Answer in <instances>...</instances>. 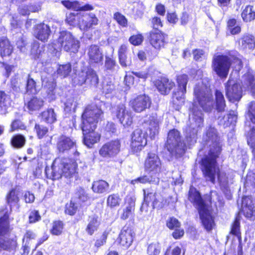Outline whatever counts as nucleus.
Segmentation results:
<instances>
[{
    "label": "nucleus",
    "instance_id": "49530a36",
    "mask_svg": "<svg viewBox=\"0 0 255 255\" xmlns=\"http://www.w3.org/2000/svg\"><path fill=\"white\" fill-rule=\"evenodd\" d=\"M63 229V223L60 221H56L53 223L50 232L52 234L58 236L62 233Z\"/></svg>",
    "mask_w": 255,
    "mask_h": 255
},
{
    "label": "nucleus",
    "instance_id": "1a4fd4ad",
    "mask_svg": "<svg viewBox=\"0 0 255 255\" xmlns=\"http://www.w3.org/2000/svg\"><path fill=\"white\" fill-rule=\"evenodd\" d=\"M178 89L172 96V102L174 108L179 110L180 107L184 104V95L186 92V85L188 82V76L183 74L178 76L177 78Z\"/></svg>",
    "mask_w": 255,
    "mask_h": 255
},
{
    "label": "nucleus",
    "instance_id": "ddd939ff",
    "mask_svg": "<svg viewBox=\"0 0 255 255\" xmlns=\"http://www.w3.org/2000/svg\"><path fill=\"white\" fill-rule=\"evenodd\" d=\"M78 27L83 31H87L98 24L99 19L93 12H86L78 15Z\"/></svg>",
    "mask_w": 255,
    "mask_h": 255
},
{
    "label": "nucleus",
    "instance_id": "2f4dec72",
    "mask_svg": "<svg viewBox=\"0 0 255 255\" xmlns=\"http://www.w3.org/2000/svg\"><path fill=\"white\" fill-rule=\"evenodd\" d=\"M239 45L243 49H252L255 47V41L253 35L246 34L239 40Z\"/></svg>",
    "mask_w": 255,
    "mask_h": 255
},
{
    "label": "nucleus",
    "instance_id": "864d4df0",
    "mask_svg": "<svg viewBox=\"0 0 255 255\" xmlns=\"http://www.w3.org/2000/svg\"><path fill=\"white\" fill-rule=\"evenodd\" d=\"M114 19L117 22L123 27H127L128 25V20L126 17L119 12H116L114 15Z\"/></svg>",
    "mask_w": 255,
    "mask_h": 255
},
{
    "label": "nucleus",
    "instance_id": "052dcab7",
    "mask_svg": "<svg viewBox=\"0 0 255 255\" xmlns=\"http://www.w3.org/2000/svg\"><path fill=\"white\" fill-rule=\"evenodd\" d=\"M166 225L170 229H175L180 227V223L177 219L174 217H171L167 220Z\"/></svg>",
    "mask_w": 255,
    "mask_h": 255
},
{
    "label": "nucleus",
    "instance_id": "c03bdc74",
    "mask_svg": "<svg viewBox=\"0 0 255 255\" xmlns=\"http://www.w3.org/2000/svg\"><path fill=\"white\" fill-rule=\"evenodd\" d=\"M245 83L251 89L253 97L255 98V81L253 76L250 74L245 75L244 77Z\"/></svg>",
    "mask_w": 255,
    "mask_h": 255
},
{
    "label": "nucleus",
    "instance_id": "72a5a7b5",
    "mask_svg": "<svg viewBox=\"0 0 255 255\" xmlns=\"http://www.w3.org/2000/svg\"><path fill=\"white\" fill-rule=\"evenodd\" d=\"M41 120L47 123L51 124L56 121L57 116L54 110L50 108L44 111L41 114Z\"/></svg>",
    "mask_w": 255,
    "mask_h": 255
},
{
    "label": "nucleus",
    "instance_id": "5701e85b",
    "mask_svg": "<svg viewBox=\"0 0 255 255\" xmlns=\"http://www.w3.org/2000/svg\"><path fill=\"white\" fill-rule=\"evenodd\" d=\"M159 119L156 114H152L148 118V120L144 121V126H148L149 131V135L151 138L158 134L159 129Z\"/></svg>",
    "mask_w": 255,
    "mask_h": 255
},
{
    "label": "nucleus",
    "instance_id": "4d7b16f0",
    "mask_svg": "<svg viewBox=\"0 0 255 255\" xmlns=\"http://www.w3.org/2000/svg\"><path fill=\"white\" fill-rule=\"evenodd\" d=\"M81 14V13L77 14L76 15L74 13H70L67 16L66 19V22L70 25L75 26L77 25L78 26V18H77L78 15Z\"/></svg>",
    "mask_w": 255,
    "mask_h": 255
},
{
    "label": "nucleus",
    "instance_id": "bf43d9fd",
    "mask_svg": "<svg viewBox=\"0 0 255 255\" xmlns=\"http://www.w3.org/2000/svg\"><path fill=\"white\" fill-rule=\"evenodd\" d=\"M240 217L238 215L232 226L231 233L235 235H238L240 233Z\"/></svg>",
    "mask_w": 255,
    "mask_h": 255
},
{
    "label": "nucleus",
    "instance_id": "f8f14e48",
    "mask_svg": "<svg viewBox=\"0 0 255 255\" xmlns=\"http://www.w3.org/2000/svg\"><path fill=\"white\" fill-rule=\"evenodd\" d=\"M113 117H116L121 124L124 126H130L132 123L131 112L127 110L126 106L120 104L115 106L112 109Z\"/></svg>",
    "mask_w": 255,
    "mask_h": 255
},
{
    "label": "nucleus",
    "instance_id": "4c0bfd02",
    "mask_svg": "<svg viewBox=\"0 0 255 255\" xmlns=\"http://www.w3.org/2000/svg\"><path fill=\"white\" fill-rule=\"evenodd\" d=\"M86 83L93 86H96L99 82V78L96 72L92 69L89 68L86 70Z\"/></svg>",
    "mask_w": 255,
    "mask_h": 255
},
{
    "label": "nucleus",
    "instance_id": "4468645a",
    "mask_svg": "<svg viewBox=\"0 0 255 255\" xmlns=\"http://www.w3.org/2000/svg\"><path fill=\"white\" fill-rule=\"evenodd\" d=\"M225 91L226 95L231 102L238 101L242 97L241 87L233 79H229L225 85Z\"/></svg>",
    "mask_w": 255,
    "mask_h": 255
},
{
    "label": "nucleus",
    "instance_id": "9d476101",
    "mask_svg": "<svg viewBox=\"0 0 255 255\" xmlns=\"http://www.w3.org/2000/svg\"><path fill=\"white\" fill-rule=\"evenodd\" d=\"M64 163L60 159H55L53 162L50 168L46 167L45 173L47 177L52 180L60 179L62 175L66 177H70L75 172V169H69V171H63V167H64Z\"/></svg>",
    "mask_w": 255,
    "mask_h": 255
},
{
    "label": "nucleus",
    "instance_id": "b1692460",
    "mask_svg": "<svg viewBox=\"0 0 255 255\" xmlns=\"http://www.w3.org/2000/svg\"><path fill=\"white\" fill-rule=\"evenodd\" d=\"M165 35L161 31L152 30L150 32V42L156 49H159L164 45Z\"/></svg>",
    "mask_w": 255,
    "mask_h": 255
},
{
    "label": "nucleus",
    "instance_id": "393cba45",
    "mask_svg": "<svg viewBox=\"0 0 255 255\" xmlns=\"http://www.w3.org/2000/svg\"><path fill=\"white\" fill-rule=\"evenodd\" d=\"M57 146L60 152H64L76 147V142L70 137L62 135L58 138Z\"/></svg>",
    "mask_w": 255,
    "mask_h": 255
},
{
    "label": "nucleus",
    "instance_id": "423d86ee",
    "mask_svg": "<svg viewBox=\"0 0 255 255\" xmlns=\"http://www.w3.org/2000/svg\"><path fill=\"white\" fill-rule=\"evenodd\" d=\"M103 113L101 109L96 105L88 106L82 116L81 128L82 130L87 131L88 130L96 128L97 124L102 118Z\"/></svg>",
    "mask_w": 255,
    "mask_h": 255
},
{
    "label": "nucleus",
    "instance_id": "c9c22d12",
    "mask_svg": "<svg viewBox=\"0 0 255 255\" xmlns=\"http://www.w3.org/2000/svg\"><path fill=\"white\" fill-rule=\"evenodd\" d=\"M43 103L44 101L41 98L33 97L28 102L27 108L31 111H37L43 106Z\"/></svg>",
    "mask_w": 255,
    "mask_h": 255
},
{
    "label": "nucleus",
    "instance_id": "8fccbe9b",
    "mask_svg": "<svg viewBox=\"0 0 255 255\" xmlns=\"http://www.w3.org/2000/svg\"><path fill=\"white\" fill-rule=\"evenodd\" d=\"M160 247L158 243L150 244L147 248V254L149 255H158L160 253Z\"/></svg>",
    "mask_w": 255,
    "mask_h": 255
},
{
    "label": "nucleus",
    "instance_id": "20e7f679",
    "mask_svg": "<svg viewBox=\"0 0 255 255\" xmlns=\"http://www.w3.org/2000/svg\"><path fill=\"white\" fill-rule=\"evenodd\" d=\"M188 199L198 209L200 219L205 229L208 231L212 230L215 223L209 209V207L205 203L200 193L193 187L190 188Z\"/></svg>",
    "mask_w": 255,
    "mask_h": 255
},
{
    "label": "nucleus",
    "instance_id": "58836bf2",
    "mask_svg": "<svg viewBox=\"0 0 255 255\" xmlns=\"http://www.w3.org/2000/svg\"><path fill=\"white\" fill-rule=\"evenodd\" d=\"M42 85L52 92L55 88L54 79L51 75L46 73H42L41 75Z\"/></svg>",
    "mask_w": 255,
    "mask_h": 255
},
{
    "label": "nucleus",
    "instance_id": "37998d69",
    "mask_svg": "<svg viewBox=\"0 0 255 255\" xmlns=\"http://www.w3.org/2000/svg\"><path fill=\"white\" fill-rule=\"evenodd\" d=\"M121 200L122 199L118 194H113L108 197L107 204L110 208H114L120 205Z\"/></svg>",
    "mask_w": 255,
    "mask_h": 255
},
{
    "label": "nucleus",
    "instance_id": "6ab92c4d",
    "mask_svg": "<svg viewBox=\"0 0 255 255\" xmlns=\"http://www.w3.org/2000/svg\"><path fill=\"white\" fill-rule=\"evenodd\" d=\"M151 104L150 98L145 95L138 96L130 101V105L133 110L140 113L149 108Z\"/></svg>",
    "mask_w": 255,
    "mask_h": 255
},
{
    "label": "nucleus",
    "instance_id": "7ed1b4c3",
    "mask_svg": "<svg viewBox=\"0 0 255 255\" xmlns=\"http://www.w3.org/2000/svg\"><path fill=\"white\" fill-rule=\"evenodd\" d=\"M145 169L149 174L140 176L131 181L132 184L140 183L158 185L159 182V173L161 169L160 160L155 153H150L145 161Z\"/></svg>",
    "mask_w": 255,
    "mask_h": 255
},
{
    "label": "nucleus",
    "instance_id": "09e8293b",
    "mask_svg": "<svg viewBox=\"0 0 255 255\" xmlns=\"http://www.w3.org/2000/svg\"><path fill=\"white\" fill-rule=\"evenodd\" d=\"M62 4L67 8L78 11L79 9V2L78 1H70L68 0H62Z\"/></svg>",
    "mask_w": 255,
    "mask_h": 255
},
{
    "label": "nucleus",
    "instance_id": "4be33fe9",
    "mask_svg": "<svg viewBox=\"0 0 255 255\" xmlns=\"http://www.w3.org/2000/svg\"><path fill=\"white\" fill-rule=\"evenodd\" d=\"M50 33V26L44 23H41L36 25L34 30V36L43 42L47 40Z\"/></svg>",
    "mask_w": 255,
    "mask_h": 255
},
{
    "label": "nucleus",
    "instance_id": "e433bc0d",
    "mask_svg": "<svg viewBox=\"0 0 255 255\" xmlns=\"http://www.w3.org/2000/svg\"><path fill=\"white\" fill-rule=\"evenodd\" d=\"M237 116L234 111L231 112L223 118H219L220 124L225 128L231 125H235L237 121Z\"/></svg>",
    "mask_w": 255,
    "mask_h": 255
},
{
    "label": "nucleus",
    "instance_id": "412c9836",
    "mask_svg": "<svg viewBox=\"0 0 255 255\" xmlns=\"http://www.w3.org/2000/svg\"><path fill=\"white\" fill-rule=\"evenodd\" d=\"M242 211L247 219L253 221L255 220V206L251 197L243 198Z\"/></svg>",
    "mask_w": 255,
    "mask_h": 255
},
{
    "label": "nucleus",
    "instance_id": "aec40b11",
    "mask_svg": "<svg viewBox=\"0 0 255 255\" xmlns=\"http://www.w3.org/2000/svg\"><path fill=\"white\" fill-rule=\"evenodd\" d=\"M135 198L131 196H127L126 198L125 207L119 210L120 212V218L123 220L133 217L135 210Z\"/></svg>",
    "mask_w": 255,
    "mask_h": 255
},
{
    "label": "nucleus",
    "instance_id": "3c124183",
    "mask_svg": "<svg viewBox=\"0 0 255 255\" xmlns=\"http://www.w3.org/2000/svg\"><path fill=\"white\" fill-rule=\"evenodd\" d=\"M247 117L251 121L255 124V102H251L248 107V111L247 113Z\"/></svg>",
    "mask_w": 255,
    "mask_h": 255
},
{
    "label": "nucleus",
    "instance_id": "9b49d317",
    "mask_svg": "<svg viewBox=\"0 0 255 255\" xmlns=\"http://www.w3.org/2000/svg\"><path fill=\"white\" fill-rule=\"evenodd\" d=\"M212 66L213 70L220 78H226L231 66V59L227 56L215 55Z\"/></svg>",
    "mask_w": 255,
    "mask_h": 255
},
{
    "label": "nucleus",
    "instance_id": "a18cd8bd",
    "mask_svg": "<svg viewBox=\"0 0 255 255\" xmlns=\"http://www.w3.org/2000/svg\"><path fill=\"white\" fill-rule=\"evenodd\" d=\"M25 142L24 137L21 135H16L14 136L11 141L13 146L16 148H20L22 147Z\"/></svg>",
    "mask_w": 255,
    "mask_h": 255
},
{
    "label": "nucleus",
    "instance_id": "f3484780",
    "mask_svg": "<svg viewBox=\"0 0 255 255\" xmlns=\"http://www.w3.org/2000/svg\"><path fill=\"white\" fill-rule=\"evenodd\" d=\"M120 147L119 140H113L104 144L99 150V154L104 157H114L120 152Z\"/></svg>",
    "mask_w": 255,
    "mask_h": 255
},
{
    "label": "nucleus",
    "instance_id": "a211bd4d",
    "mask_svg": "<svg viewBox=\"0 0 255 255\" xmlns=\"http://www.w3.org/2000/svg\"><path fill=\"white\" fill-rule=\"evenodd\" d=\"M134 234L128 226H124L120 232L117 242L125 249H128L132 244Z\"/></svg>",
    "mask_w": 255,
    "mask_h": 255
},
{
    "label": "nucleus",
    "instance_id": "69168bd1",
    "mask_svg": "<svg viewBox=\"0 0 255 255\" xmlns=\"http://www.w3.org/2000/svg\"><path fill=\"white\" fill-rule=\"evenodd\" d=\"M194 59L196 61H201L205 58V52L201 49H195L193 52Z\"/></svg>",
    "mask_w": 255,
    "mask_h": 255
},
{
    "label": "nucleus",
    "instance_id": "39448f33",
    "mask_svg": "<svg viewBox=\"0 0 255 255\" xmlns=\"http://www.w3.org/2000/svg\"><path fill=\"white\" fill-rule=\"evenodd\" d=\"M19 192L16 188L11 189L6 194L5 200L9 206V211L4 209L0 212V234H5L9 230V216L13 207H19Z\"/></svg>",
    "mask_w": 255,
    "mask_h": 255
},
{
    "label": "nucleus",
    "instance_id": "603ef678",
    "mask_svg": "<svg viewBox=\"0 0 255 255\" xmlns=\"http://www.w3.org/2000/svg\"><path fill=\"white\" fill-rule=\"evenodd\" d=\"M26 92L30 93H35L36 92V82L28 75L26 83Z\"/></svg>",
    "mask_w": 255,
    "mask_h": 255
},
{
    "label": "nucleus",
    "instance_id": "7c9ffc66",
    "mask_svg": "<svg viewBox=\"0 0 255 255\" xmlns=\"http://www.w3.org/2000/svg\"><path fill=\"white\" fill-rule=\"evenodd\" d=\"M10 229L8 232L5 234H0V248L3 250H12L14 249L16 245V241L14 239H10L4 237L10 232Z\"/></svg>",
    "mask_w": 255,
    "mask_h": 255
},
{
    "label": "nucleus",
    "instance_id": "0e129e2a",
    "mask_svg": "<svg viewBox=\"0 0 255 255\" xmlns=\"http://www.w3.org/2000/svg\"><path fill=\"white\" fill-rule=\"evenodd\" d=\"M143 40V37L140 34L132 35L129 39L130 43L134 45H140L142 42Z\"/></svg>",
    "mask_w": 255,
    "mask_h": 255
},
{
    "label": "nucleus",
    "instance_id": "bb28decb",
    "mask_svg": "<svg viewBox=\"0 0 255 255\" xmlns=\"http://www.w3.org/2000/svg\"><path fill=\"white\" fill-rule=\"evenodd\" d=\"M87 54L91 63H98L102 61L103 55L99 46L91 45L88 49Z\"/></svg>",
    "mask_w": 255,
    "mask_h": 255
},
{
    "label": "nucleus",
    "instance_id": "a19ab883",
    "mask_svg": "<svg viewBox=\"0 0 255 255\" xmlns=\"http://www.w3.org/2000/svg\"><path fill=\"white\" fill-rule=\"evenodd\" d=\"M99 225V222L98 220V217L95 215L90 216L89 219V223L86 228V231L89 234L92 235L98 229Z\"/></svg>",
    "mask_w": 255,
    "mask_h": 255
},
{
    "label": "nucleus",
    "instance_id": "338daca9",
    "mask_svg": "<svg viewBox=\"0 0 255 255\" xmlns=\"http://www.w3.org/2000/svg\"><path fill=\"white\" fill-rule=\"evenodd\" d=\"M76 195L77 197L82 202L86 201L88 198L87 194L86 193L85 190L81 187H79L77 189Z\"/></svg>",
    "mask_w": 255,
    "mask_h": 255
},
{
    "label": "nucleus",
    "instance_id": "cd10ccee",
    "mask_svg": "<svg viewBox=\"0 0 255 255\" xmlns=\"http://www.w3.org/2000/svg\"><path fill=\"white\" fill-rule=\"evenodd\" d=\"M216 167L217 168V171H216L215 173L214 174V180H211L207 179V177H206L203 171L202 170L203 175L204 177L205 178L206 181H211L212 183L214 184L215 182V177L216 175L218 176V180L219 183V184L221 186L222 189H226L228 187L229 181L228 177L226 175V173L223 171H220L219 170V168L217 165V162L216 161Z\"/></svg>",
    "mask_w": 255,
    "mask_h": 255
},
{
    "label": "nucleus",
    "instance_id": "f704fd0d",
    "mask_svg": "<svg viewBox=\"0 0 255 255\" xmlns=\"http://www.w3.org/2000/svg\"><path fill=\"white\" fill-rule=\"evenodd\" d=\"M109 185L104 180H98L94 181L93 183L92 189L96 193L101 194L108 191Z\"/></svg>",
    "mask_w": 255,
    "mask_h": 255
},
{
    "label": "nucleus",
    "instance_id": "de8ad7c7",
    "mask_svg": "<svg viewBox=\"0 0 255 255\" xmlns=\"http://www.w3.org/2000/svg\"><path fill=\"white\" fill-rule=\"evenodd\" d=\"M58 74L63 77L67 76L71 71V66L69 63L60 65L57 70Z\"/></svg>",
    "mask_w": 255,
    "mask_h": 255
},
{
    "label": "nucleus",
    "instance_id": "f257e3e1",
    "mask_svg": "<svg viewBox=\"0 0 255 255\" xmlns=\"http://www.w3.org/2000/svg\"><path fill=\"white\" fill-rule=\"evenodd\" d=\"M194 100L189 121L184 131L187 141L193 143L196 141L199 130L203 126L204 118L202 111L198 109L197 105L206 112L212 111L214 102L210 86L202 82L196 85L194 91Z\"/></svg>",
    "mask_w": 255,
    "mask_h": 255
},
{
    "label": "nucleus",
    "instance_id": "c756f323",
    "mask_svg": "<svg viewBox=\"0 0 255 255\" xmlns=\"http://www.w3.org/2000/svg\"><path fill=\"white\" fill-rule=\"evenodd\" d=\"M13 51V46L5 37H0V54L1 57L9 56Z\"/></svg>",
    "mask_w": 255,
    "mask_h": 255
},
{
    "label": "nucleus",
    "instance_id": "6e6d98bb",
    "mask_svg": "<svg viewBox=\"0 0 255 255\" xmlns=\"http://www.w3.org/2000/svg\"><path fill=\"white\" fill-rule=\"evenodd\" d=\"M35 129L39 138H42L48 132V128L44 126L36 124Z\"/></svg>",
    "mask_w": 255,
    "mask_h": 255
},
{
    "label": "nucleus",
    "instance_id": "6e6552de",
    "mask_svg": "<svg viewBox=\"0 0 255 255\" xmlns=\"http://www.w3.org/2000/svg\"><path fill=\"white\" fill-rule=\"evenodd\" d=\"M57 42L65 51L76 53L80 46V42L71 32L63 30L59 33Z\"/></svg>",
    "mask_w": 255,
    "mask_h": 255
},
{
    "label": "nucleus",
    "instance_id": "5fc2aeb1",
    "mask_svg": "<svg viewBox=\"0 0 255 255\" xmlns=\"http://www.w3.org/2000/svg\"><path fill=\"white\" fill-rule=\"evenodd\" d=\"M77 106V102L73 98H69L65 103V110L67 112L75 111Z\"/></svg>",
    "mask_w": 255,
    "mask_h": 255
},
{
    "label": "nucleus",
    "instance_id": "ea45409f",
    "mask_svg": "<svg viewBox=\"0 0 255 255\" xmlns=\"http://www.w3.org/2000/svg\"><path fill=\"white\" fill-rule=\"evenodd\" d=\"M216 102V109L219 112L224 111L226 107L225 100L223 93L216 90L215 93Z\"/></svg>",
    "mask_w": 255,
    "mask_h": 255
},
{
    "label": "nucleus",
    "instance_id": "774afa93",
    "mask_svg": "<svg viewBox=\"0 0 255 255\" xmlns=\"http://www.w3.org/2000/svg\"><path fill=\"white\" fill-rule=\"evenodd\" d=\"M77 207L75 203L71 202L69 204L66 205L65 213L70 215H73L77 211Z\"/></svg>",
    "mask_w": 255,
    "mask_h": 255
},
{
    "label": "nucleus",
    "instance_id": "79ce46f5",
    "mask_svg": "<svg viewBox=\"0 0 255 255\" xmlns=\"http://www.w3.org/2000/svg\"><path fill=\"white\" fill-rule=\"evenodd\" d=\"M242 17L245 21L248 22L255 18V11L251 5H247L242 13Z\"/></svg>",
    "mask_w": 255,
    "mask_h": 255
},
{
    "label": "nucleus",
    "instance_id": "13d9d810",
    "mask_svg": "<svg viewBox=\"0 0 255 255\" xmlns=\"http://www.w3.org/2000/svg\"><path fill=\"white\" fill-rule=\"evenodd\" d=\"M86 71L82 70L78 74V76L74 79V83L77 85H82L86 83Z\"/></svg>",
    "mask_w": 255,
    "mask_h": 255
},
{
    "label": "nucleus",
    "instance_id": "2eb2a0df",
    "mask_svg": "<svg viewBox=\"0 0 255 255\" xmlns=\"http://www.w3.org/2000/svg\"><path fill=\"white\" fill-rule=\"evenodd\" d=\"M147 143L146 134L141 129H135L132 133L131 148L134 152L142 149Z\"/></svg>",
    "mask_w": 255,
    "mask_h": 255
},
{
    "label": "nucleus",
    "instance_id": "e2e57ef3",
    "mask_svg": "<svg viewBox=\"0 0 255 255\" xmlns=\"http://www.w3.org/2000/svg\"><path fill=\"white\" fill-rule=\"evenodd\" d=\"M115 89V86L111 81H105L103 83V90L105 94H110Z\"/></svg>",
    "mask_w": 255,
    "mask_h": 255
},
{
    "label": "nucleus",
    "instance_id": "c85d7f7f",
    "mask_svg": "<svg viewBox=\"0 0 255 255\" xmlns=\"http://www.w3.org/2000/svg\"><path fill=\"white\" fill-rule=\"evenodd\" d=\"M96 128L88 130L87 131L82 130L84 136V143L89 147L97 142L100 138L99 134L95 131Z\"/></svg>",
    "mask_w": 255,
    "mask_h": 255
},
{
    "label": "nucleus",
    "instance_id": "680f3d73",
    "mask_svg": "<svg viewBox=\"0 0 255 255\" xmlns=\"http://www.w3.org/2000/svg\"><path fill=\"white\" fill-rule=\"evenodd\" d=\"M105 67L107 69L113 71L115 70L116 67H118L115 60L109 57H106Z\"/></svg>",
    "mask_w": 255,
    "mask_h": 255
},
{
    "label": "nucleus",
    "instance_id": "473e14b6",
    "mask_svg": "<svg viewBox=\"0 0 255 255\" xmlns=\"http://www.w3.org/2000/svg\"><path fill=\"white\" fill-rule=\"evenodd\" d=\"M10 103V97L4 92L0 91V114L4 115L7 113Z\"/></svg>",
    "mask_w": 255,
    "mask_h": 255
},
{
    "label": "nucleus",
    "instance_id": "dca6fc26",
    "mask_svg": "<svg viewBox=\"0 0 255 255\" xmlns=\"http://www.w3.org/2000/svg\"><path fill=\"white\" fill-rule=\"evenodd\" d=\"M144 194V202L145 203H152L153 209H159L163 207V199L160 195L157 194L155 191L150 188L143 190Z\"/></svg>",
    "mask_w": 255,
    "mask_h": 255
},
{
    "label": "nucleus",
    "instance_id": "a878e982",
    "mask_svg": "<svg viewBox=\"0 0 255 255\" xmlns=\"http://www.w3.org/2000/svg\"><path fill=\"white\" fill-rule=\"evenodd\" d=\"M158 91L162 95H167L175 86L174 83L166 78H162L155 84Z\"/></svg>",
    "mask_w": 255,
    "mask_h": 255
},
{
    "label": "nucleus",
    "instance_id": "0eeeda50",
    "mask_svg": "<svg viewBox=\"0 0 255 255\" xmlns=\"http://www.w3.org/2000/svg\"><path fill=\"white\" fill-rule=\"evenodd\" d=\"M166 147L173 155L180 156L184 153L185 144L182 140L180 133L178 130L173 129L168 132Z\"/></svg>",
    "mask_w": 255,
    "mask_h": 255
},
{
    "label": "nucleus",
    "instance_id": "f03ea898",
    "mask_svg": "<svg viewBox=\"0 0 255 255\" xmlns=\"http://www.w3.org/2000/svg\"><path fill=\"white\" fill-rule=\"evenodd\" d=\"M207 144L210 146L208 155L202 160V169L207 179L214 180V174L217 171L216 159L221 151L216 129L210 128L206 133Z\"/></svg>",
    "mask_w": 255,
    "mask_h": 255
}]
</instances>
